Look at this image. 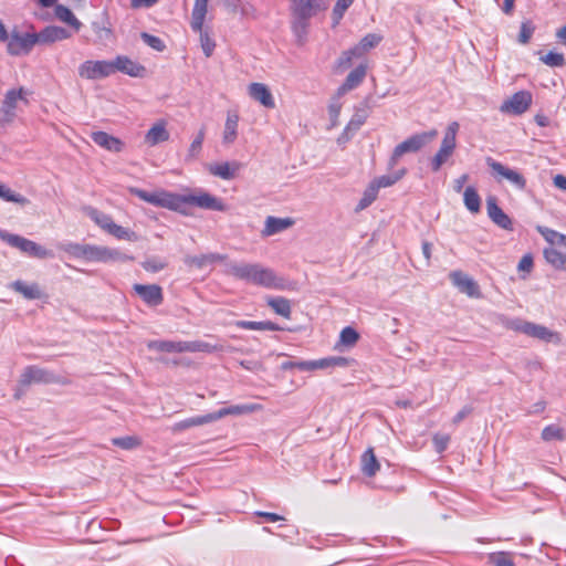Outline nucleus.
Returning <instances> with one entry per match:
<instances>
[{
	"instance_id": "47",
	"label": "nucleus",
	"mask_w": 566,
	"mask_h": 566,
	"mask_svg": "<svg viewBox=\"0 0 566 566\" xmlns=\"http://www.w3.org/2000/svg\"><path fill=\"white\" fill-rule=\"evenodd\" d=\"M90 218L99 226L103 230L107 231L111 229L114 221L112 218L103 212H99L96 209H90L88 211Z\"/></svg>"
},
{
	"instance_id": "35",
	"label": "nucleus",
	"mask_w": 566,
	"mask_h": 566,
	"mask_svg": "<svg viewBox=\"0 0 566 566\" xmlns=\"http://www.w3.org/2000/svg\"><path fill=\"white\" fill-rule=\"evenodd\" d=\"M207 7L208 0H195L190 23L192 30H200L203 27Z\"/></svg>"
},
{
	"instance_id": "30",
	"label": "nucleus",
	"mask_w": 566,
	"mask_h": 566,
	"mask_svg": "<svg viewBox=\"0 0 566 566\" xmlns=\"http://www.w3.org/2000/svg\"><path fill=\"white\" fill-rule=\"evenodd\" d=\"M382 41V36L377 33L366 34L355 46H353L356 57H361L370 50L376 48Z\"/></svg>"
},
{
	"instance_id": "8",
	"label": "nucleus",
	"mask_w": 566,
	"mask_h": 566,
	"mask_svg": "<svg viewBox=\"0 0 566 566\" xmlns=\"http://www.w3.org/2000/svg\"><path fill=\"white\" fill-rule=\"evenodd\" d=\"M459 123L452 122L448 125L444 136L441 142V146L438 153L431 159V169L438 171L441 166L448 161L453 155L457 147V134L459 132Z\"/></svg>"
},
{
	"instance_id": "45",
	"label": "nucleus",
	"mask_w": 566,
	"mask_h": 566,
	"mask_svg": "<svg viewBox=\"0 0 566 566\" xmlns=\"http://www.w3.org/2000/svg\"><path fill=\"white\" fill-rule=\"evenodd\" d=\"M195 32L199 33L200 36V45L203 51V54L207 57H210L214 51L216 42L209 35L208 31L203 30V27H201L200 30H193Z\"/></svg>"
},
{
	"instance_id": "20",
	"label": "nucleus",
	"mask_w": 566,
	"mask_h": 566,
	"mask_svg": "<svg viewBox=\"0 0 566 566\" xmlns=\"http://www.w3.org/2000/svg\"><path fill=\"white\" fill-rule=\"evenodd\" d=\"M486 211L489 218L500 228L505 230L512 229L510 217L499 207L495 197H489L486 199Z\"/></svg>"
},
{
	"instance_id": "26",
	"label": "nucleus",
	"mask_w": 566,
	"mask_h": 566,
	"mask_svg": "<svg viewBox=\"0 0 566 566\" xmlns=\"http://www.w3.org/2000/svg\"><path fill=\"white\" fill-rule=\"evenodd\" d=\"M93 142L109 151L119 153L124 148V143L105 132H94L91 135Z\"/></svg>"
},
{
	"instance_id": "16",
	"label": "nucleus",
	"mask_w": 566,
	"mask_h": 566,
	"mask_svg": "<svg viewBox=\"0 0 566 566\" xmlns=\"http://www.w3.org/2000/svg\"><path fill=\"white\" fill-rule=\"evenodd\" d=\"M28 94L29 92L23 87H20L19 90H10L7 92L1 106V112L6 120H11L14 117L15 108L19 101H23L25 103L28 102Z\"/></svg>"
},
{
	"instance_id": "48",
	"label": "nucleus",
	"mask_w": 566,
	"mask_h": 566,
	"mask_svg": "<svg viewBox=\"0 0 566 566\" xmlns=\"http://www.w3.org/2000/svg\"><path fill=\"white\" fill-rule=\"evenodd\" d=\"M186 353H212L217 350V346H213L209 343L196 340V342H185Z\"/></svg>"
},
{
	"instance_id": "54",
	"label": "nucleus",
	"mask_w": 566,
	"mask_h": 566,
	"mask_svg": "<svg viewBox=\"0 0 566 566\" xmlns=\"http://www.w3.org/2000/svg\"><path fill=\"white\" fill-rule=\"evenodd\" d=\"M203 139H205V128H201L198 132V135L196 136V138L190 144V147L188 149V157L189 158L193 159V158H196L199 155V153H200V150L202 148Z\"/></svg>"
},
{
	"instance_id": "4",
	"label": "nucleus",
	"mask_w": 566,
	"mask_h": 566,
	"mask_svg": "<svg viewBox=\"0 0 566 566\" xmlns=\"http://www.w3.org/2000/svg\"><path fill=\"white\" fill-rule=\"evenodd\" d=\"M327 6L328 0H291L292 29L300 41L306 36L308 20Z\"/></svg>"
},
{
	"instance_id": "53",
	"label": "nucleus",
	"mask_w": 566,
	"mask_h": 566,
	"mask_svg": "<svg viewBox=\"0 0 566 566\" xmlns=\"http://www.w3.org/2000/svg\"><path fill=\"white\" fill-rule=\"evenodd\" d=\"M354 57H356V53L353 48L344 51L336 61L337 71L342 72V71L348 69L350 66Z\"/></svg>"
},
{
	"instance_id": "28",
	"label": "nucleus",
	"mask_w": 566,
	"mask_h": 566,
	"mask_svg": "<svg viewBox=\"0 0 566 566\" xmlns=\"http://www.w3.org/2000/svg\"><path fill=\"white\" fill-rule=\"evenodd\" d=\"M169 132L166 128L164 120L154 124L145 135V143L148 146H156L159 143L167 142L169 139Z\"/></svg>"
},
{
	"instance_id": "41",
	"label": "nucleus",
	"mask_w": 566,
	"mask_h": 566,
	"mask_svg": "<svg viewBox=\"0 0 566 566\" xmlns=\"http://www.w3.org/2000/svg\"><path fill=\"white\" fill-rule=\"evenodd\" d=\"M406 172L407 170L402 168L391 175L380 176L374 179L371 182L377 187L378 190L380 188H387L395 185L398 180H400L406 175Z\"/></svg>"
},
{
	"instance_id": "22",
	"label": "nucleus",
	"mask_w": 566,
	"mask_h": 566,
	"mask_svg": "<svg viewBox=\"0 0 566 566\" xmlns=\"http://www.w3.org/2000/svg\"><path fill=\"white\" fill-rule=\"evenodd\" d=\"M367 74V66L359 64L353 71L349 72L344 83L338 87V96H344L347 92L356 88L365 78Z\"/></svg>"
},
{
	"instance_id": "60",
	"label": "nucleus",
	"mask_w": 566,
	"mask_h": 566,
	"mask_svg": "<svg viewBox=\"0 0 566 566\" xmlns=\"http://www.w3.org/2000/svg\"><path fill=\"white\" fill-rule=\"evenodd\" d=\"M432 441H433L436 451L441 453V452H443L448 448V444L450 442V436L449 434H442V433H436L433 436Z\"/></svg>"
},
{
	"instance_id": "21",
	"label": "nucleus",
	"mask_w": 566,
	"mask_h": 566,
	"mask_svg": "<svg viewBox=\"0 0 566 566\" xmlns=\"http://www.w3.org/2000/svg\"><path fill=\"white\" fill-rule=\"evenodd\" d=\"M227 260V255L219 253H206L200 255H186L184 262L190 268H197L202 270L217 262H223Z\"/></svg>"
},
{
	"instance_id": "55",
	"label": "nucleus",
	"mask_w": 566,
	"mask_h": 566,
	"mask_svg": "<svg viewBox=\"0 0 566 566\" xmlns=\"http://www.w3.org/2000/svg\"><path fill=\"white\" fill-rule=\"evenodd\" d=\"M140 38L148 46L158 52H163L166 49L164 41L158 36L151 35L147 32H143L140 34Z\"/></svg>"
},
{
	"instance_id": "18",
	"label": "nucleus",
	"mask_w": 566,
	"mask_h": 566,
	"mask_svg": "<svg viewBox=\"0 0 566 566\" xmlns=\"http://www.w3.org/2000/svg\"><path fill=\"white\" fill-rule=\"evenodd\" d=\"M295 223L294 219L287 217V218H277L273 216H269L265 219L264 228L261 231V235L263 238L272 237L274 234L281 233L291 227H293Z\"/></svg>"
},
{
	"instance_id": "51",
	"label": "nucleus",
	"mask_w": 566,
	"mask_h": 566,
	"mask_svg": "<svg viewBox=\"0 0 566 566\" xmlns=\"http://www.w3.org/2000/svg\"><path fill=\"white\" fill-rule=\"evenodd\" d=\"M340 97L342 96H338V94L336 93V95L332 98V101L328 105V115H329L332 126H336L337 122H338V117H339L340 109H342Z\"/></svg>"
},
{
	"instance_id": "9",
	"label": "nucleus",
	"mask_w": 566,
	"mask_h": 566,
	"mask_svg": "<svg viewBox=\"0 0 566 566\" xmlns=\"http://www.w3.org/2000/svg\"><path fill=\"white\" fill-rule=\"evenodd\" d=\"M507 327L544 342H552L556 344L560 343L559 334L549 331L547 327L543 325H538L522 319H513L507 324Z\"/></svg>"
},
{
	"instance_id": "37",
	"label": "nucleus",
	"mask_w": 566,
	"mask_h": 566,
	"mask_svg": "<svg viewBox=\"0 0 566 566\" xmlns=\"http://www.w3.org/2000/svg\"><path fill=\"white\" fill-rule=\"evenodd\" d=\"M54 12L56 18L69 24L70 27L74 28L76 31H78L82 27V23L78 21V19L73 14V12L63 4H55L54 6Z\"/></svg>"
},
{
	"instance_id": "5",
	"label": "nucleus",
	"mask_w": 566,
	"mask_h": 566,
	"mask_svg": "<svg viewBox=\"0 0 566 566\" xmlns=\"http://www.w3.org/2000/svg\"><path fill=\"white\" fill-rule=\"evenodd\" d=\"M437 136V129H431L420 134H415L402 143L398 144L389 159V167L394 168L405 154L420 150L422 147L431 143Z\"/></svg>"
},
{
	"instance_id": "2",
	"label": "nucleus",
	"mask_w": 566,
	"mask_h": 566,
	"mask_svg": "<svg viewBox=\"0 0 566 566\" xmlns=\"http://www.w3.org/2000/svg\"><path fill=\"white\" fill-rule=\"evenodd\" d=\"M224 273L238 280L245 281L268 289L276 287V275L273 270L260 263L228 262Z\"/></svg>"
},
{
	"instance_id": "19",
	"label": "nucleus",
	"mask_w": 566,
	"mask_h": 566,
	"mask_svg": "<svg viewBox=\"0 0 566 566\" xmlns=\"http://www.w3.org/2000/svg\"><path fill=\"white\" fill-rule=\"evenodd\" d=\"M248 93L252 99L259 102L265 108H274L275 101L270 88L263 83H251Z\"/></svg>"
},
{
	"instance_id": "61",
	"label": "nucleus",
	"mask_w": 566,
	"mask_h": 566,
	"mask_svg": "<svg viewBox=\"0 0 566 566\" xmlns=\"http://www.w3.org/2000/svg\"><path fill=\"white\" fill-rule=\"evenodd\" d=\"M518 271L531 272L533 269V258L531 254H525L518 262Z\"/></svg>"
},
{
	"instance_id": "36",
	"label": "nucleus",
	"mask_w": 566,
	"mask_h": 566,
	"mask_svg": "<svg viewBox=\"0 0 566 566\" xmlns=\"http://www.w3.org/2000/svg\"><path fill=\"white\" fill-rule=\"evenodd\" d=\"M541 439L544 442L565 441L566 440V431L559 424L552 423V424L546 426L542 430Z\"/></svg>"
},
{
	"instance_id": "39",
	"label": "nucleus",
	"mask_w": 566,
	"mask_h": 566,
	"mask_svg": "<svg viewBox=\"0 0 566 566\" xmlns=\"http://www.w3.org/2000/svg\"><path fill=\"white\" fill-rule=\"evenodd\" d=\"M463 201H464L465 208L470 212L478 213L480 211L481 198H480L478 191L473 187L469 186L465 188V190L463 192Z\"/></svg>"
},
{
	"instance_id": "29",
	"label": "nucleus",
	"mask_w": 566,
	"mask_h": 566,
	"mask_svg": "<svg viewBox=\"0 0 566 566\" xmlns=\"http://www.w3.org/2000/svg\"><path fill=\"white\" fill-rule=\"evenodd\" d=\"M10 286L13 291L22 294L27 300H39L43 296V293L36 283L28 284L18 280L12 282Z\"/></svg>"
},
{
	"instance_id": "24",
	"label": "nucleus",
	"mask_w": 566,
	"mask_h": 566,
	"mask_svg": "<svg viewBox=\"0 0 566 566\" xmlns=\"http://www.w3.org/2000/svg\"><path fill=\"white\" fill-rule=\"evenodd\" d=\"M263 409L262 405L259 403H249V405H235L227 408H221L217 412H212L213 420L217 421L226 416H238L252 413L256 411H261Z\"/></svg>"
},
{
	"instance_id": "1",
	"label": "nucleus",
	"mask_w": 566,
	"mask_h": 566,
	"mask_svg": "<svg viewBox=\"0 0 566 566\" xmlns=\"http://www.w3.org/2000/svg\"><path fill=\"white\" fill-rule=\"evenodd\" d=\"M129 192L150 205L178 212H185L184 209L187 205L213 211H226L227 209L221 199L205 191L177 195L163 189L148 192L139 188H130Z\"/></svg>"
},
{
	"instance_id": "31",
	"label": "nucleus",
	"mask_w": 566,
	"mask_h": 566,
	"mask_svg": "<svg viewBox=\"0 0 566 566\" xmlns=\"http://www.w3.org/2000/svg\"><path fill=\"white\" fill-rule=\"evenodd\" d=\"M147 347L161 353H186L185 342L174 340H150Z\"/></svg>"
},
{
	"instance_id": "57",
	"label": "nucleus",
	"mask_w": 566,
	"mask_h": 566,
	"mask_svg": "<svg viewBox=\"0 0 566 566\" xmlns=\"http://www.w3.org/2000/svg\"><path fill=\"white\" fill-rule=\"evenodd\" d=\"M358 333L352 328V327H345L342 332H340V342L344 344V345H354L357 340H358Z\"/></svg>"
},
{
	"instance_id": "27",
	"label": "nucleus",
	"mask_w": 566,
	"mask_h": 566,
	"mask_svg": "<svg viewBox=\"0 0 566 566\" xmlns=\"http://www.w3.org/2000/svg\"><path fill=\"white\" fill-rule=\"evenodd\" d=\"M240 164L237 161L232 163H220V164H211L208 167V170L211 175L217 176L224 180H230L235 177V174L240 169Z\"/></svg>"
},
{
	"instance_id": "17",
	"label": "nucleus",
	"mask_w": 566,
	"mask_h": 566,
	"mask_svg": "<svg viewBox=\"0 0 566 566\" xmlns=\"http://www.w3.org/2000/svg\"><path fill=\"white\" fill-rule=\"evenodd\" d=\"M134 291L142 300L149 306H158L163 303V290L157 284H135L133 286Z\"/></svg>"
},
{
	"instance_id": "12",
	"label": "nucleus",
	"mask_w": 566,
	"mask_h": 566,
	"mask_svg": "<svg viewBox=\"0 0 566 566\" xmlns=\"http://www.w3.org/2000/svg\"><path fill=\"white\" fill-rule=\"evenodd\" d=\"M113 74L111 61H85L78 66V75L86 80H99Z\"/></svg>"
},
{
	"instance_id": "49",
	"label": "nucleus",
	"mask_w": 566,
	"mask_h": 566,
	"mask_svg": "<svg viewBox=\"0 0 566 566\" xmlns=\"http://www.w3.org/2000/svg\"><path fill=\"white\" fill-rule=\"evenodd\" d=\"M489 562L493 566H515L512 555L506 552H497L490 554Z\"/></svg>"
},
{
	"instance_id": "15",
	"label": "nucleus",
	"mask_w": 566,
	"mask_h": 566,
	"mask_svg": "<svg viewBox=\"0 0 566 566\" xmlns=\"http://www.w3.org/2000/svg\"><path fill=\"white\" fill-rule=\"evenodd\" d=\"M111 63L113 66V74L115 72H122L132 77H144L146 74L144 65L125 55H118L114 61H111Z\"/></svg>"
},
{
	"instance_id": "52",
	"label": "nucleus",
	"mask_w": 566,
	"mask_h": 566,
	"mask_svg": "<svg viewBox=\"0 0 566 566\" xmlns=\"http://www.w3.org/2000/svg\"><path fill=\"white\" fill-rule=\"evenodd\" d=\"M535 31V27L532 21H523L521 23L520 33H518V42L521 44H527Z\"/></svg>"
},
{
	"instance_id": "10",
	"label": "nucleus",
	"mask_w": 566,
	"mask_h": 566,
	"mask_svg": "<svg viewBox=\"0 0 566 566\" xmlns=\"http://www.w3.org/2000/svg\"><path fill=\"white\" fill-rule=\"evenodd\" d=\"M347 363L344 357H327L317 360H289L281 365L283 370L297 368L303 371H312L316 369H327L334 366H345Z\"/></svg>"
},
{
	"instance_id": "43",
	"label": "nucleus",
	"mask_w": 566,
	"mask_h": 566,
	"mask_svg": "<svg viewBox=\"0 0 566 566\" xmlns=\"http://www.w3.org/2000/svg\"><path fill=\"white\" fill-rule=\"evenodd\" d=\"M112 443L123 450H134L142 446V439L137 436L113 438Z\"/></svg>"
},
{
	"instance_id": "25",
	"label": "nucleus",
	"mask_w": 566,
	"mask_h": 566,
	"mask_svg": "<svg viewBox=\"0 0 566 566\" xmlns=\"http://www.w3.org/2000/svg\"><path fill=\"white\" fill-rule=\"evenodd\" d=\"M452 283L463 293L469 296H476L479 294V287L476 283L467 274L454 271L450 274Z\"/></svg>"
},
{
	"instance_id": "6",
	"label": "nucleus",
	"mask_w": 566,
	"mask_h": 566,
	"mask_svg": "<svg viewBox=\"0 0 566 566\" xmlns=\"http://www.w3.org/2000/svg\"><path fill=\"white\" fill-rule=\"evenodd\" d=\"M0 240L32 258L46 259L52 256V252L44 247L21 235L10 233L6 230H0Z\"/></svg>"
},
{
	"instance_id": "7",
	"label": "nucleus",
	"mask_w": 566,
	"mask_h": 566,
	"mask_svg": "<svg viewBox=\"0 0 566 566\" xmlns=\"http://www.w3.org/2000/svg\"><path fill=\"white\" fill-rule=\"evenodd\" d=\"M36 384H62L67 385L69 380L62 379L60 376L55 375L54 373L41 368L35 365L27 366L20 377H19V385L21 387H29L31 385Z\"/></svg>"
},
{
	"instance_id": "14",
	"label": "nucleus",
	"mask_w": 566,
	"mask_h": 566,
	"mask_svg": "<svg viewBox=\"0 0 566 566\" xmlns=\"http://www.w3.org/2000/svg\"><path fill=\"white\" fill-rule=\"evenodd\" d=\"M532 104V94L527 91H520L506 99L500 107V111L507 114L521 115L528 109Z\"/></svg>"
},
{
	"instance_id": "58",
	"label": "nucleus",
	"mask_w": 566,
	"mask_h": 566,
	"mask_svg": "<svg viewBox=\"0 0 566 566\" xmlns=\"http://www.w3.org/2000/svg\"><path fill=\"white\" fill-rule=\"evenodd\" d=\"M108 233L116 237L117 239L125 240H132V237L134 235V232L116 224L115 222L112 224L111 229L108 230Z\"/></svg>"
},
{
	"instance_id": "59",
	"label": "nucleus",
	"mask_w": 566,
	"mask_h": 566,
	"mask_svg": "<svg viewBox=\"0 0 566 566\" xmlns=\"http://www.w3.org/2000/svg\"><path fill=\"white\" fill-rule=\"evenodd\" d=\"M143 268L148 272H159L166 268V262L160 259L153 258L143 262Z\"/></svg>"
},
{
	"instance_id": "46",
	"label": "nucleus",
	"mask_w": 566,
	"mask_h": 566,
	"mask_svg": "<svg viewBox=\"0 0 566 566\" xmlns=\"http://www.w3.org/2000/svg\"><path fill=\"white\" fill-rule=\"evenodd\" d=\"M369 116L368 107L357 108L346 129L358 130Z\"/></svg>"
},
{
	"instance_id": "33",
	"label": "nucleus",
	"mask_w": 566,
	"mask_h": 566,
	"mask_svg": "<svg viewBox=\"0 0 566 566\" xmlns=\"http://www.w3.org/2000/svg\"><path fill=\"white\" fill-rule=\"evenodd\" d=\"M380 469L374 449L368 448L361 455V471L367 476H374Z\"/></svg>"
},
{
	"instance_id": "40",
	"label": "nucleus",
	"mask_w": 566,
	"mask_h": 566,
	"mask_svg": "<svg viewBox=\"0 0 566 566\" xmlns=\"http://www.w3.org/2000/svg\"><path fill=\"white\" fill-rule=\"evenodd\" d=\"M543 254L547 263L552 266L566 271V254L560 253L552 247L544 249Z\"/></svg>"
},
{
	"instance_id": "11",
	"label": "nucleus",
	"mask_w": 566,
	"mask_h": 566,
	"mask_svg": "<svg viewBox=\"0 0 566 566\" xmlns=\"http://www.w3.org/2000/svg\"><path fill=\"white\" fill-rule=\"evenodd\" d=\"M8 53L14 56L29 54L33 46L38 44L36 33L12 32L8 35Z\"/></svg>"
},
{
	"instance_id": "32",
	"label": "nucleus",
	"mask_w": 566,
	"mask_h": 566,
	"mask_svg": "<svg viewBox=\"0 0 566 566\" xmlns=\"http://www.w3.org/2000/svg\"><path fill=\"white\" fill-rule=\"evenodd\" d=\"M238 123H239L238 114L229 112L227 115L224 130H223V135H222V140L224 144L231 145L237 139Z\"/></svg>"
},
{
	"instance_id": "23",
	"label": "nucleus",
	"mask_w": 566,
	"mask_h": 566,
	"mask_svg": "<svg viewBox=\"0 0 566 566\" xmlns=\"http://www.w3.org/2000/svg\"><path fill=\"white\" fill-rule=\"evenodd\" d=\"M71 33L66 29L56 25L45 27L36 33L38 44H50L69 39Z\"/></svg>"
},
{
	"instance_id": "50",
	"label": "nucleus",
	"mask_w": 566,
	"mask_h": 566,
	"mask_svg": "<svg viewBox=\"0 0 566 566\" xmlns=\"http://www.w3.org/2000/svg\"><path fill=\"white\" fill-rule=\"evenodd\" d=\"M536 230L543 235V238L551 244H558L560 243V239L564 238L563 233H559L553 229H549L544 226H537Z\"/></svg>"
},
{
	"instance_id": "38",
	"label": "nucleus",
	"mask_w": 566,
	"mask_h": 566,
	"mask_svg": "<svg viewBox=\"0 0 566 566\" xmlns=\"http://www.w3.org/2000/svg\"><path fill=\"white\" fill-rule=\"evenodd\" d=\"M266 304L279 315L290 318L291 303L287 298L282 296L269 297Z\"/></svg>"
},
{
	"instance_id": "3",
	"label": "nucleus",
	"mask_w": 566,
	"mask_h": 566,
	"mask_svg": "<svg viewBox=\"0 0 566 566\" xmlns=\"http://www.w3.org/2000/svg\"><path fill=\"white\" fill-rule=\"evenodd\" d=\"M62 249L70 255L82 259L86 262H125L132 260L130 256L117 249L104 245L66 243Z\"/></svg>"
},
{
	"instance_id": "62",
	"label": "nucleus",
	"mask_w": 566,
	"mask_h": 566,
	"mask_svg": "<svg viewBox=\"0 0 566 566\" xmlns=\"http://www.w3.org/2000/svg\"><path fill=\"white\" fill-rule=\"evenodd\" d=\"M235 325L243 329L262 331V322L238 321Z\"/></svg>"
},
{
	"instance_id": "64",
	"label": "nucleus",
	"mask_w": 566,
	"mask_h": 566,
	"mask_svg": "<svg viewBox=\"0 0 566 566\" xmlns=\"http://www.w3.org/2000/svg\"><path fill=\"white\" fill-rule=\"evenodd\" d=\"M472 411V408L471 407H463L453 418V423L454 424H458L460 423L465 417H468Z\"/></svg>"
},
{
	"instance_id": "44",
	"label": "nucleus",
	"mask_w": 566,
	"mask_h": 566,
	"mask_svg": "<svg viewBox=\"0 0 566 566\" xmlns=\"http://www.w3.org/2000/svg\"><path fill=\"white\" fill-rule=\"evenodd\" d=\"M0 198L4 201L15 202L21 206H25L29 203V200L25 197L21 196L20 193H15L13 190H11L2 182H0Z\"/></svg>"
},
{
	"instance_id": "63",
	"label": "nucleus",
	"mask_w": 566,
	"mask_h": 566,
	"mask_svg": "<svg viewBox=\"0 0 566 566\" xmlns=\"http://www.w3.org/2000/svg\"><path fill=\"white\" fill-rule=\"evenodd\" d=\"M157 2L158 0H130V6L134 9L150 8Z\"/></svg>"
},
{
	"instance_id": "56",
	"label": "nucleus",
	"mask_w": 566,
	"mask_h": 566,
	"mask_svg": "<svg viewBox=\"0 0 566 566\" xmlns=\"http://www.w3.org/2000/svg\"><path fill=\"white\" fill-rule=\"evenodd\" d=\"M541 61L552 67L562 66L564 64V55L562 53L548 52L541 56Z\"/></svg>"
},
{
	"instance_id": "13",
	"label": "nucleus",
	"mask_w": 566,
	"mask_h": 566,
	"mask_svg": "<svg viewBox=\"0 0 566 566\" xmlns=\"http://www.w3.org/2000/svg\"><path fill=\"white\" fill-rule=\"evenodd\" d=\"M488 166L492 169L493 174L499 177V180L505 179L511 182L515 188L524 190L526 187L525 177L517 170L511 169L503 164L495 161L492 158H488Z\"/></svg>"
},
{
	"instance_id": "34",
	"label": "nucleus",
	"mask_w": 566,
	"mask_h": 566,
	"mask_svg": "<svg viewBox=\"0 0 566 566\" xmlns=\"http://www.w3.org/2000/svg\"><path fill=\"white\" fill-rule=\"evenodd\" d=\"M213 421L214 420H213L212 413H207L203 416H196V417H191V418H188V419H185V420H181V421L175 423L172 427V431H175V432L182 431V430H186V429H189L192 427L202 426V424L210 423Z\"/></svg>"
},
{
	"instance_id": "42",
	"label": "nucleus",
	"mask_w": 566,
	"mask_h": 566,
	"mask_svg": "<svg viewBox=\"0 0 566 566\" xmlns=\"http://www.w3.org/2000/svg\"><path fill=\"white\" fill-rule=\"evenodd\" d=\"M378 191L379 190L377 189V187L373 182H370L368 187L365 189L363 197L359 200L355 210L358 212L368 208L377 199Z\"/></svg>"
}]
</instances>
